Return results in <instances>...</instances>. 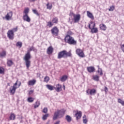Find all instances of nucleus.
<instances>
[{"label":"nucleus","mask_w":124,"mask_h":124,"mask_svg":"<svg viewBox=\"0 0 124 124\" xmlns=\"http://www.w3.org/2000/svg\"><path fill=\"white\" fill-rule=\"evenodd\" d=\"M68 77L66 75H64L60 78L61 82H65L66 80H67Z\"/></svg>","instance_id":"6ab92c4d"},{"label":"nucleus","mask_w":124,"mask_h":124,"mask_svg":"<svg viewBox=\"0 0 124 124\" xmlns=\"http://www.w3.org/2000/svg\"><path fill=\"white\" fill-rule=\"evenodd\" d=\"M4 72V69L3 68L0 67V74H2Z\"/></svg>","instance_id":"c03bdc74"},{"label":"nucleus","mask_w":124,"mask_h":124,"mask_svg":"<svg viewBox=\"0 0 124 124\" xmlns=\"http://www.w3.org/2000/svg\"><path fill=\"white\" fill-rule=\"evenodd\" d=\"M20 86H21V82H20L19 85H18V88H19V87H20Z\"/></svg>","instance_id":"4d7b16f0"},{"label":"nucleus","mask_w":124,"mask_h":124,"mask_svg":"<svg viewBox=\"0 0 124 124\" xmlns=\"http://www.w3.org/2000/svg\"><path fill=\"white\" fill-rule=\"evenodd\" d=\"M15 114L12 113L10 116V120L14 121L15 120Z\"/></svg>","instance_id":"cd10ccee"},{"label":"nucleus","mask_w":124,"mask_h":124,"mask_svg":"<svg viewBox=\"0 0 124 124\" xmlns=\"http://www.w3.org/2000/svg\"><path fill=\"white\" fill-rule=\"evenodd\" d=\"M115 9L114 6H111L110 7V8L108 9L109 11H113Z\"/></svg>","instance_id":"a18cd8bd"},{"label":"nucleus","mask_w":124,"mask_h":124,"mask_svg":"<svg viewBox=\"0 0 124 124\" xmlns=\"http://www.w3.org/2000/svg\"><path fill=\"white\" fill-rule=\"evenodd\" d=\"M55 89L56 92H61V91H62V85H60L59 84H57Z\"/></svg>","instance_id":"a211bd4d"},{"label":"nucleus","mask_w":124,"mask_h":124,"mask_svg":"<svg viewBox=\"0 0 124 124\" xmlns=\"http://www.w3.org/2000/svg\"><path fill=\"white\" fill-rule=\"evenodd\" d=\"M91 91V89H88L86 91V93L87 94H90V93Z\"/></svg>","instance_id":"49530a36"},{"label":"nucleus","mask_w":124,"mask_h":124,"mask_svg":"<svg viewBox=\"0 0 124 124\" xmlns=\"http://www.w3.org/2000/svg\"><path fill=\"white\" fill-rule=\"evenodd\" d=\"M6 56V52L4 51L0 53V58H4V57H5Z\"/></svg>","instance_id":"b1692460"},{"label":"nucleus","mask_w":124,"mask_h":124,"mask_svg":"<svg viewBox=\"0 0 124 124\" xmlns=\"http://www.w3.org/2000/svg\"><path fill=\"white\" fill-rule=\"evenodd\" d=\"M35 48L33 46L31 47L28 50L27 53L25 54L23 60L25 62V64L26 65V67L27 69L30 68V66H31V51H34Z\"/></svg>","instance_id":"f257e3e1"},{"label":"nucleus","mask_w":124,"mask_h":124,"mask_svg":"<svg viewBox=\"0 0 124 124\" xmlns=\"http://www.w3.org/2000/svg\"><path fill=\"white\" fill-rule=\"evenodd\" d=\"M36 80L35 79H33L32 80H30L28 82V86H33L34 84H35Z\"/></svg>","instance_id":"dca6fc26"},{"label":"nucleus","mask_w":124,"mask_h":124,"mask_svg":"<svg viewBox=\"0 0 124 124\" xmlns=\"http://www.w3.org/2000/svg\"><path fill=\"white\" fill-rule=\"evenodd\" d=\"M53 47L52 46H49L47 49V54L50 55L53 53Z\"/></svg>","instance_id":"f3484780"},{"label":"nucleus","mask_w":124,"mask_h":124,"mask_svg":"<svg viewBox=\"0 0 124 124\" xmlns=\"http://www.w3.org/2000/svg\"><path fill=\"white\" fill-rule=\"evenodd\" d=\"M12 16H13V13L12 12V11H10L7 14V15L5 16V18L6 20H7V21H9V20H11Z\"/></svg>","instance_id":"6e6552de"},{"label":"nucleus","mask_w":124,"mask_h":124,"mask_svg":"<svg viewBox=\"0 0 124 124\" xmlns=\"http://www.w3.org/2000/svg\"><path fill=\"white\" fill-rule=\"evenodd\" d=\"M55 124H60V121L56 122Z\"/></svg>","instance_id":"5fc2aeb1"},{"label":"nucleus","mask_w":124,"mask_h":124,"mask_svg":"<svg viewBox=\"0 0 124 124\" xmlns=\"http://www.w3.org/2000/svg\"><path fill=\"white\" fill-rule=\"evenodd\" d=\"M100 28L101 30H102V31H106V29H107V27H106V26L104 24H102L100 25Z\"/></svg>","instance_id":"412c9836"},{"label":"nucleus","mask_w":124,"mask_h":124,"mask_svg":"<svg viewBox=\"0 0 124 124\" xmlns=\"http://www.w3.org/2000/svg\"><path fill=\"white\" fill-rule=\"evenodd\" d=\"M97 67L98 68V70L97 71L98 73H100V75L101 76H102L103 75V73L102 72V69L99 68V66H97Z\"/></svg>","instance_id":"4be33fe9"},{"label":"nucleus","mask_w":124,"mask_h":124,"mask_svg":"<svg viewBox=\"0 0 124 124\" xmlns=\"http://www.w3.org/2000/svg\"><path fill=\"white\" fill-rule=\"evenodd\" d=\"M23 19L24 21H26V22H28V23L31 22V18H30V16L28 15H24L23 16Z\"/></svg>","instance_id":"f8f14e48"},{"label":"nucleus","mask_w":124,"mask_h":124,"mask_svg":"<svg viewBox=\"0 0 124 124\" xmlns=\"http://www.w3.org/2000/svg\"><path fill=\"white\" fill-rule=\"evenodd\" d=\"M48 116H49L48 114H46L44 115L43 116V120H44V121H45V120H47V118H48Z\"/></svg>","instance_id":"58836bf2"},{"label":"nucleus","mask_w":124,"mask_h":124,"mask_svg":"<svg viewBox=\"0 0 124 124\" xmlns=\"http://www.w3.org/2000/svg\"><path fill=\"white\" fill-rule=\"evenodd\" d=\"M53 25V23H52L51 21H49L47 22V26L48 27V28H52Z\"/></svg>","instance_id":"e433bc0d"},{"label":"nucleus","mask_w":124,"mask_h":124,"mask_svg":"<svg viewBox=\"0 0 124 124\" xmlns=\"http://www.w3.org/2000/svg\"><path fill=\"white\" fill-rule=\"evenodd\" d=\"M118 103H120V104H122L123 106H124V101L121 99H118Z\"/></svg>","instance_id":"2f4dec72"},{"label":"nucleus","mask_w":124,"mask_h":124,"mask_svg":"<svg viewBox=\"0 0 124 124\" xmlns=\"http://www.w3.org/2000/svg\"><path fill=\"white\" fill-rule=\"evenodd\" d=\"M89 28L91 30V32L92 33H96L98 31V30H97V28H91V24L89 23L88 25Z\"/></svg>","instance_id":"9b49d317"},{"label":"nucleus","mask_w":124,"mask_h":124,"mask_svg":"<svg viewBox=\"0 0 124 124\" xmlns=\"http://www.w3.org/2000/svg\"><path fill=\"white\" fill-rule=\"evenodd\" d=\"M33 100H34V98L32 97H29L28 98V102H33Z\"/></svg>","instance_id":"4c0bfd02"},{"label":"nucleus","mask_w":124,"mask_h":124,"mask_svg":"<svg viewBox=\"0 0 124 124\" xmlns=\"http://www.w3.org/2000/svg\"><path fill=\"white\" fill-rule=\"evenodd\" d=\"M46 87L49 91H53V90H54V87H53L52 85H46Z\"/></svg>","instance_id":"bb28decb"},{"label":"nucleus","mask_w":124,"mask_h":124,"mask_svg":"<svg viewBox=\"0 0 124 124\" xmlns=\"http://www.w3.org/2000/svg\"><path fill=\"white\" fill-rule=\"evenodd\" d=\"M65 120L68 123H70L72 121V118L69 115H66L65 117Z\"/></svg>","instance_id":"aec40b11"},{"label":"nucleus","mask_w":124,"mask_h":124,"mask_svg":"<svg viewBox=\"0 0 124 124\" xmlns=\"http://www.w3.org/2000/svg\"><path fill=\"white\" fill-rule=\"evenodd\" d=\"M39 105H40V102H39L38 101H36L35 103V105L34 107V108H37V107H39Z\"/></svg>","instance_id":"7c9ffc66"},{"label":"nucleus","mask_w":124,"mask_h":124,"mask_svg":"<svg viewBox=\"0 0 124 124\" xmlns=\"http://www.w3.org/2000/svg\"><path fill=\"white\" fill-rule=\"evenodd\" d=\"M29 0V1H30V2H32L33 1H35V0Z\"/></svg>","instance_id":"864d4df0"},{"label":"nucleus","mask_w":124,"mask_h":124,"mask_svg":"<svg viewBox=\"0 0 124 124\" xmlns=\"http://www.w3.org/2000/svg\"><path fill=\"white\" fill-rule=\"evenodd\" d=\"M87 15L89 18H90L91 20H94V17L93 16V15L92 13L90 12V11H87Z\"/></svg>","instance_id":"4468645a"},{"label":"nucleus","mask_w":124,"mask_h":124,"mask_svg":"<svg viewBox=\"0 0 124 124\" xmlns=\"http://www.w3.org/2000/svg\"><path fill=\"white\" fill-rule=\"evenodd\" d=\"M63 90H65V86L64 85L63 86Z\"/></svg>","instance_id":"6e6d98bb"},{"label":"nucleus","mask_w":124,"mask_h":124,"mask_svg":"<svg viewBox=\"0 0 124 124\" xmlns=\"http://www.w3.org/2000/svg\"><path fill=\"white\" fill-rule=\"evenodd\" d=\"M71 52L70 51L67 52L65 50V58H67V57H70L71 56Z\"/></svg>","instance_id":"5701e85b"},{"label":"nucleus","mask_w":124,"mask_h":124,"mask_svg":"<svg viewBox=\"0 0 124 124\" xmlns=\"http://www.w3.org/2000/svg\"><path fill=\"white\" fill-rule=\"evenodd\" d=\"M96 93V90H95V89H90V94L91 95H93V94H94V93Z\"/></svg>","instance_id":"393cba45"},{"label":"nucleus","mask_w":124,"mask_h":124,"mask_svg":"<svg viewBox=\"0 0 124 124\" xmlns=\"http://www.w3.org/2000/svg\"><path fill=\"white\" fill-rule=\"evenodd\" d=\"M76 54L80 57V58H84L85 57V54L83 52V50L80 48H78L76 50Z\"/></svg>","instance_id":"0eeeda50"},{"label":"nucleus","mask_w":124,"mask_h":124,"mask_svg":"<svg viewBox=\"0 0 124 124\" xmlns=\"http://www.w3.org/2000/svg\"><path fill=\"white\" fill-rule=\"evenodd\" d=\"M7 36L9 39H13L14 38V33L12 31L9 30L7 32Z\"/></svg>","instance_id":"9d476101"},{"label":"nucleus","mask_w":124,"mask_h":124,"mask_svg":"<svg viewBox=\"0 0 124 124\" xmlns=\"http://www.w3.org/2000/svg\"><path fill=\"white\" fill-rule=\"evenodd\" d=\"M51 31L52 34L54 35V36H58L60 31L59 30V29H58V27H54L51 29Z\"/></svg>","instance_id":"39448f33"},{"label":"nucleus","mask_w":124,"mask_h":124,"mask_svg":"<svg viewBox=\"0 0 124 124\" xmlns=\"http://www.w3.org/2000/svg\"><path fill=\"white\" fill-rule=\"evenodd\" d=\"M71 15L74 18V23H78L81 19V15L80 14L76 15L73 13H71Z\"/></svg>","instance_id":"20e7f679"},{"label":"nucleus","mask_w":124,"mask_h":124,"mask_svg":"<svg viewBox=\"0 0 124 124\" xmlns=\"http://www.w3.org/2000/svg\"><path fill=\"white\" fill-rule=\"evenodd\" d=\"M33 93V90H31L29 91V94H31Z\"/></svg>","instance_id":"3c124183"},{"label":"nucleus","mask_w":124,"mask_h":124,"mask_svg":"<svg viewBox=\"0 0 124 124\" xmlns=\"http://www.w3.org/2000/svg\"><path fill=\"white\" fill-rule=\"evenodd\" d=\"M121 48L122 51L124 52V44L122 45V46H121Z\"/></svg>","instance_id":"8fccbe9b"},{"label":"nucleus","mask_w":124,"mask_h":124,"mask_svg":"<svg viewBox=\"0 0 124 124\" xmlns=\"http://www.w3.org/2000/svg\"><path fill=\"white\" fill-rule=\"evenodd\" d=\"M93 79L94 80V81H98L99 80V77L97 75L93 76Z\"/></svg>","instance_id":"c756f323"},{"label":"nucleus","mask_w":124,"mask_h":124,"mask_svg":"<svg viewBox=\"0 0 124 124\" xmlns=\"http://www.w3.org/2000/svg\"><path fill=\"white\" fill-rule=\"evenodd\" d=\"M83 124H87V123H88V121L87 120V119H85V120H83Z\"/></svg>","instance_id":"09e8293b"},{"label":"nucleus","mask_w":124,"mask_h":124,"mask_svg":"<svg viewBox=\"0 0 124 124\" xmlns=\"http://www.w3.org/2000/svg\"><path fill=\"white\" fill-rule=\"evenodd\" d=\"M66 38H67V42L69 44H71L72 45H76L77 42L74 40L73 37L68 35L66 36Z\"/></svg>","instance_id":"7ed1b4c3"},{"label":"nucleus","mask_w":124,"mask_h":124,"mask_svg":"<svg viewBox=\"0 0 124 124\" xmlns=\"http://www.w3.org/2000/svg\"><path fill=\"white\" fill-rule=\"evenodd\" d=\"M91 29H93L95 27V23L93 21H91Z\"/></svg>","instance_id":"f704fd0d"},{"label":"nucleus","mask_w":124,"mask_h":124,"mask_svg":"<svg viewBox=\"0 0 124 124\" xmlns=\"http://www.w3.org/2000/svg\"><path fill=\"white\" fill-rule=\"evenodd\" d=\"M7 85H8V86H10V84L9 83H8L7 84Z\"/></svg>","instance_id":"13d9d810"},{"label":"nucleus","mask_w":124,"mask_h":124,"mask_svg":"<svg viewBox=\"0 0 124 124\" xmlns=\"http://www.w3.org/2000/svg\"><path fill=\"white\" fill-rule=\"evenodd\" d=\"M22 42H17V43L16 44V46H19L20 47V48H21V47H22Z\"/></svg>","instance_id":"ea45409f"},{"label":"nucleus","mask_w":124,"mask_h":124,"mask_svg":"<svg viewBox=\"0 0 124 124\" xmlns=\"http://www.w3.org/2000/svg\"><path fill=\"white\" fill-rule=\"evenodd\" d=\"M83 120H87V116L86 115H84L83 117Z\"/></svg>","instance_id":"603ef678"},{"label":"nucleus","mask_w":124,"mask_h":124,"mask_svg":"<svg viewBox=\"0 0 124 124\" xmlns=\"http://www.w3.org/2000/svg\"><path fill=\"white\" fill-rule=\"evenodd\" d=\"M75 116L76 117V119L77 120H79V119H80L81 117H82V112L80 111H77Z\"/></svg>","instance_id":"ddd939ff"},{"label":"nucleus","mask_w":124,"mask_h":124,"mask_svg":"<svg viewBox=\"0 0 124 124\" xmlns=\"http://www.w3.org/2000/svg\"><path fill=\"white\" fill-rule=\"evenodd\" d=\"M70 24H72V22H70Z\"/></svg>","instance_id":"bf43d9fd"},{"label":"nucleus","mask_w":124,"mask_h":124,"mask_svg":"<svg viewBox=\"0 0 124 124\" xmlns=\"http://www.w3.org/2000/svg\"><path fill=\"white\" fill-rule=\"evenodd\" d=\"M32 12L34 14L37 15V16H39V14H38V12L36 10H32Z\"/></svg>","instance_id":"a19ab883"},{"label":"nucleus","mask_w":124,"mask_h":124,"mask_svg":"<svg viewBox=\"0 0 124 124\" xmlns=\"http://www.w3.org/2000/svg\"><path fill=\"white\" fill-rule=\"evenodd\" d=\"M49 80H50V78H49V77L46 76L44 78V82H46V83H48V82H49Z\"/></svg>","instance_id":"c9c22d12"},{"label":"nucleus","mask_w":124,"mask_h":124,"mask_svg":"<svg viewBox=\"0 0 124 124\" xmlns=\"http://www.w3.org/2000/svg\"><path fill=\"white\" fill-rule=\"evenodd\" d=\"M52 4L50 3H47L46 4V7L47 9H49V10H51V9H52Z\"/></svg>","instance_id":"a878e982"},{"label":"nucleus","mask_w":124,"mask_h":124,"mask_svg":"<svg viewBox=\"0 0 124 124\" xmlns=\"http://www.w3.org/2000/svg\"><path fill=\"white\" fill-rule=\"evenodd\" d=\"M18 84L17 81H16L14 85L13 86H11L10 88V93H12V94H14L15 93V92H16V89H17V87H16V86Z\"/></svg>","instance_id":"423d86ee"},{"label":"nucleus","mask_w":124,"mask_h":124,"mask_svg":"<svg viewBox=\"0 0 124 124\" xmlns=\"http://www.w3.org/2000/svg\"><path fill=\"white\" fill-rule=\"evenodd\" d=\"M10 31H12V32L14 33V32H16L18 31V27H16V28H13L12 30H10Z\"/></svg>","instance_id":"72a5a7b5"},{"label":"nucleus","mask_w":124,"mask_h":124,"mask_svg":"<svg viewBox=\"0 0 124 124\" xmlns=\"http://www.w3.org/2000/svg\"><path fill=\"white\" fill-rule=\"evenodd\" d=\"M104 91L105 92V93H107V92H108V88L106 87H105V89H104Z\"/></svg>","instance_id":"de8ad7c7"},{"label":"nucleus","mask_w":124,"mask_h":124,"mask_svg":"<svg viewBox=\"0 0 124 124\" xmlns=\"http://www.w3.org/2000/svg\"><path fill=\"white\" fill-rule=\"evenodd\" d=\"M48 112V108H44L43 109V113H44L45 114H46Z\"/></svg>","instance_id":"37998d69"},{"label":"nucleus","mask_w":124,"mask_h":124,"mask_svg":"<svg viewBox=\"0 0 124 124\" xmlns=\"http://www.w3.org/2000/svg\"><path fill=\"white\" fill-rule=\"evenodd\" d=\"M62 58H65V50H63L59 52L58 59H62Z\"/></svg>","instance_id":"1a4fd4ad"},{"label":"nucleus","mask_w":124,"mask_h":124,"mask_svg":"<svg viewBox=\"0 0 124 124\" xmlns=\"http://www.w3.org/2000/svg\"><path fill=\"white\" fill-rule=\"evenodd\" d=\"M7 64L8 66H11V65L13 64V62H12L11 60H8Z\"/></svg>","instance_id":"473e14b6"},{"label":"nucleus","mask_w":124,"mask_h":124,"mask_svg":"<svg viewBox=\"0 0 124 124\" xmlns=\"http://www.w3.org/2000/svg\"><path fill=\"white\" fill-rule=\"evenodd\" d=\"M29 11H30V9H29V8H27L25 9L24 10V12H23V13L25 14L24 15H28V14H29Z\"/></svg>","instance_id":"c85d7f7f"},{"label":"nucleus","mask_w":124,"mask_h":124,"mask_svg":"<svg viewBox=\"0 0 124 124\" xmlns=\"http://www.w3.org/2000/svg\"><path fill=\"white\" fill-rule=\"evenodd\" d=\"M64 113H65V110H57L54 112L53 120H56L57 119H61V118H62L64 116Z\"/></svg>","instance_id":"f03ea898"},{"label":"nucleus","mask_w":124,"mask_h":124,"mask_svg":"<svg viewBox=\"0 0 124 124\" xmlns=\"http://www.w3.org/2000/svg\"><path fill=\"white\" fill-rule=\"evenodd\" d=\"M87 70L88 72L92 73V72H94V71H95V69L93 66L87 67Z\"/></svg>","instance_id":"2eb2a0df"},{"label":"nucleus","mask_w":124,"mask_h":124,"mask_svg":"<svg viewBox=\"0 0 124 124\" xmlns=\"http://www.w3.org/2000/svg\"><path fill=\"white\" fill-rule=\"evenodd\" d=\"M52 22L54 24H57V23H58V18L57 17L53 18L52 20Z\"/></svg>","instance_id":"79ce46f5"}]
</instances>
